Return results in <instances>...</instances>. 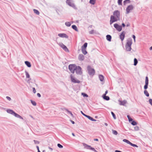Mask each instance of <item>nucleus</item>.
<instances>
[{
  "instance_id": "e433bc0d",
  "label": "nucleus",
  "mask_w": 152,
  "mask_h": 152,
  "mask_svg": "<svg viewBox=\"0 0 152 152\" xmlns=\"http://www.w3.org/2000/svg\"><path fill=\"white\" fill-rule=\"evenodd\" d=\"M66 111L68 113H69L73 117V115L72 114V113H71V112L69 111L68 109H66Z\"/></svg>"
},
{
  "instance_id": "c756f323",
  "label": "nucleus",
  "mask_w": 152,
  "mask_h": 152,
  "mask_svg": "<svg viewBox=\"0 0 152 152\" xmlns=\"http://www.w3.org/2000/svg\"><path fill=\"white\" fill-rule=\"evenodd\" d=\"M138 63V61L137 59L136 58H134V66L137 65Z\"/></svg>"
},
{
  "instance_id": "423d86ee",
  "label": "nucleus",
  "mask_w": 152,
  "mask_h": 152,
  "mask_svg": "<svg viewBox=\"0 0 152 152\" xmlns=\"http://www.w3.org/2000/svg\"><path fill=\"white\" fill-rule=\"evenodd\" d=\"M69 68L71 72L74 73L76 69V66L75 64H70L69 66Z\"/></svg>"
},
{
  "instance_id": "473e14b6",
  "label": "nucleus",
  "mask_w": 152,
  "mask_h": 152,
  "mask_svg": "<svg viewBox=\"0 0 152 152\" xmlns=\"http://www.w3.org/2000/svg\"><path fill=\"white\" fill-rule=\"evenodd\" d=\"M127 117L128 118L129 121V122L132 121L133 120H132V118H130V116L129 115H127Z\"/></svg>"
},
{
  "instance_id": "f03ea898",
  "label": "nucleus",
  "mask_w": 152,
  "mask_h": 152,
  "mask_svg": "<svg viewBox=\"0 0 152 152\" xmlns=\"http://www.w3.org/2000/svg\"><path fill=\"white\" fill-rule=\"evenodd\" d=\"M132 43V41L131 39L129 38L127 40L125 45V49L126 51H130L131 50Z\"/></svg>"
},
{
  "instance_id": "6e6d98bb",
  "label": "nucleus",
  "mask_w": 152,
  "mask_h": 152,
  "mask_svg": "<svg viewBox=\"0 0 152 152\" xmlns=\"http://www.w3.org/2000/svg\"><path fill=\"white\" fill-rule=\"evenodd\" d=\"M132 37L133 38V39H135L136 37L134 35H132Z\"/></svg>"
},
{
  "instance_id": "5701e85b",
  "label": "nucleus",
  "mask_w": 152,
  "mask_h": 152,
  "mask_svg": "<svg viewBox=\"0 0 152 152\" xmlns=\"http://www.w3.org/2000/svg\"><path fill=\"white\" fill-rule=\"evenodd\" d=\"M103 99L106 100H108L110 99V98L108 96H106V95H103Z\"/></svg>"
},
{
  "instance_id": "ddd939ff",
  "label": "nucleus",
  "mask_w": 152,
  "mask_h": 152,
  "mask_svg": "<svg viewBox=\"0 0 152 152\" xmlns=\"http://www.w3.org/2000/svg\"><path fill=\"white\" fill-rule=\"evenodd\" d=\"M114 26L118 31H120L122 30V26L118 25V24L115 23L114 24Z\"/></svg>"
},
{
  "instance_id": "6e6552de",
  "label": "nucleus",
  "mask_w": 152,
  "mask_h": 152,
  "mask_svg": "<svg viewBox=\"0 0 152 152\" xmlns=\"http://www.w3.org/2000/svg\"><path fill=\"white\" fill-rule=\"evenodd\" d=\"M88 74L91 75H94L95 71L94 69L91 68L90 66H88Z\"/></svg>"
},
{
  "instance_id": "20e7f679",
  "label": "nucleus",
  "mask_w": 152,
  "mask_h": 152,
  "mask_svg": "<svg viewBox=\"0 0 152 152\" xmlns=\"http://www.w3.org/2000/svg\"><path fill=\"white\" fill-rule=\"evenodd\" d=\"M148 79L147 77H145V84L144 86V89L145 90L144 91V93L145 95L147 97H148L149 96V94L146 89L148 88Z\"/></svg>"
},
{
  "instance_id": "a19ab883",
  "label": "nucleus",
  "mask_w": 152,
  "mask_h": 152,
  "mask_svg": "<svg viewBox=\"0 0 152 152\" xmlns=\"http://www.w3.org/2000/svg\"><path fill=\"white\" fill-rule=\"evenodd\" d=\"M123 0H118V4L119 5H122V1Z\"/></svg>"
},
{
  "instance_id": "37998d69",
  "label": "nucleus",
  "mask_w": 152,
  "mask_h": 152,
  "mask_svg": "<svg viewBox=\"0 0 152 152\" xmlns=\"http://www.w3.org/2000/svg\"><path fill=\"white\" fill-rule=\"evenodd\" d=\"M134 129L135 130V131H138L139 130V128L138 126H136L134 127Z\"/></svg>"
},
{
  "instance_id": "c03bdc74",
  "label": "nucleus",
  "mask_w": 152,
  "mask_h": 152,
  "mask_svg": "<svg viewBox=\"0 0 152 152\" xmlns=\"http://www.w3.org/2000/svg\"><path fill=\"white\" fill-rule=\"evenodd\" d=\"M57 146L60 148H63V146L60 144H57Z\"/></svg>"
},
{
  "instance_id": "ea45409f",
  "label": "nucleus",
  "mask_w": 152,
  "mask_h": 152,
  "mask_svg": "<svg viewBox=\"0 0 152 152\" xmlns=\"http://www.w3.org/2000/svg\"><path fill=\"white\" fill-rule=\"evenodd\" d=\"M131 124L133 126H135L137 124V123L134 121H132L131 123Z\"/></svg>"
},
{
  "instance_id": "a211bd4d",
  "label": "nucleus",
  "mask_w": 152,
  "mask_h": 152,
  "mask_svg": "<svg viewBox=\"0 0 152 152\" xmlns=\"http://www.w3.org/2000/svg\"><path fill=\"white\" fill-rule=\"evenodd\" d=\"M99 80L101 82H104V77L102 75H99Z\"/></svg>"
},
{
  "instance_id": "2f4dec72",
  "label": "nucleus",
  "mask_w": 152,
  "mask_h": 152,
  "mask_svg": "<svg viewBox=\"0 0 152 152\" xmlns=\"http://www.w3.org/2000/svg\"><path fill=\"white\" fill-rule=\"evenodd\" d=\"M123 142H126V143H127V144H129L130 143V142L128 140L126 139H123Z\"/></svg>"
},
{
  "instance_id": "e2e57ef3",
  "label": "nucleus",
  "mask_w": 152,
  "mask_h": 152,
  "mask_svg": "<svg viewBox=\"0 0 152 152\" xmlns=\"http://www.w3.org/2000/svg\"><path fill=\"white\" fill-rule=\"evenodd\" d=\"M37 148L38 150V151L39 150V147L38 146H37Z\"/></svg>"
},
{
  "instance_id": "052dcab7",
  "label": "nucleus",
  "mask_w": 152,
  "mask_h": 152,
  "mask_svg": "<svg viewBox=\"0 0 152 152\" xmlns=\"http://www.w3.org/2000/svg\"><path fill=\"white\" fill-rule=\"evenodd\" d=\"M94 141H98V139H94Z\"/></svg>"
},
{
  "instance_id": "7ed1b4c3",
  "label": "nucleus",
  "mask_w": 152,
  "mask_h": 152,
  "mask_svg": "<svg viewBox=\"0 0 152 152\" xmlns=\"http://www.w3.org/2000/svg\"><path fill=\"white\" fill-rule=\"evenodd\" d=\"M6 111L8 113L14 116L15 117L23 119V118L22 117L18 114L16 113L12 110L8 109Z\"/></svg>"
},
{
  "instance_id": "2eb2a0df",
  "label": "nucleus",
  "mask_w": 152,
  "mask_h": 152,
  "mask_svg": "<svg viewBox=\"0 0 152 152\" xmlns=\"http://www.w3.org/2000/svg\"><path fill=\"white\" fill-rule=\"evenodd\" d=\"M125 33L126 32L124 31L120 35V38L122 41H123L124 39Z\"/></svg>"
},
{
  "instance_id": "58836bf2",
  "label": "nucleus",
  "mask_w": 152,
  "mask_h": 152,
  "mask_svg": "<svg viewBox=\"0 0 152 152\" xmlns=\"http://www.w3.org/2000/svg\"><path fill=\"white\" fill-rule=\"evenodd\" d=\"M111 114L112 115L114 119H116V117L114 113L113 112H111Z\"/></svg>"
},
{
  "instance_id": "c85d7f7f",
  "label": "nucleus",
  "mask_w": 152,
  "mask_h": 152,
  "mask_svg": "<svg viewBox=\"0 0 152 152\" xmlns=\"http://www.w3.org/2000/svg\"><path fill=\"white\" fill-rule=\"evenodd\" d=\"M25 73L26 75V78H29L30 77V76L28 73L26 71H25Z\"/></svg>"
},
{
  "instance_id": "f704fd0d",
  "label": "nucleus",
  "mask_w": 152,
  "mask_h": 152,
  "mask_svg": "<svg viewBox=\"0 0 152 152\" xmlns=\"http://www.w3.org/2000/svg\"><path fill=\"white\" fill-rule=\"evenodd\" d=\"M31 103L33 105L36 106L37 104H36V102L35 101H33L31 100Z\"/></svg>"
},
{
  "instance_id": "393cba45",
  "label": "nucleus",
  "mask_w": 152,
  "mask_h": 152,
  "mask_svg": "<svg viewBox=\"0 0 152 152\" xmlns=\"http://www.w3.org/2000/svg\"><path fill=\"white\" fill-rule=\"evenodd\" d=\"M96 1V0H90L89 3L92 5H94Z\"/></svg>"
},
{
  "instance_id": "a18cd8bd",
  "label": "nucleus",
  "mask_w": 152,
  "mask_h": 152,
  "mask_svg": "<svg viewBox=\"0 0 152 152\" xmlns=\"http://www.w3.org/2000/svg\"><path fill=\"white\" fill-rule=\"evenodd\" d=\"M34 143L35 144H39V142L38 141H37V140H34Z\"/></svg>"
},
{
  "instance_id": "6ab92c4d",
  "label": "nucleus",
  "mask_w": 152,
  "mask_h": 152,
  "mask_svg": "<svg viewBox=\"0 0 152 152\" xmlns=\"http://www.w3.org/2000/svg\"><path fill=\"white\" fill-rule=\"evenodd\" d=\"M25 64L26 65V66L28 67H31V63L30 62L28 61H25Z\"/></svg>"
},
{
  "instance_id": "4c0bfd02",
  "label": "nucleus",
  "mask_w": 152,
  "mask_h": 152,
  "mask_svg": "<svg viewBox=\"0 0 152 152\" xmlns=\"http://www.w3.org/2000/svg\"><path fill=\"white\" fill-rule=\"evenodd\" d=\"M81 94L84 97H88V95H87V94H86L85 93H82V94Z\"/></svg>"
},
{
  "instance_id": "412c9836",
  "label": "nucleus",
  "mask_w": 152,
  "mask_h": 152,
  "mask_svg": "<svg viewBox=\"0 0 152 152\" xmlns=\"http://www.w3.org/2000/svg\"><path fill=\"white\" fill-rule=\"evenodd\" d=\"M86 117L87 118L89 119L92 121H96V120L93 119L92 118L89 116L87 115Z\"/></svg>"
},
{
  "instance_id": "774afa93",
  "label": "nucleus",
  "mask_w": 152,
  "mask_h": 152,
  "mask_svg": "<svg viewBox=\"0 0 152 152\" xmlns=\"http://www.w3.org/2000/svg\"><path fill=\"white\" fill-rule=\"evenodd\" d=\"M130 26L129 24H128L126 26L128 27V26Z\"/></svg>"
},
{
  "instance_id": "603ef678",
  "label": "nucleus",
  "mask_w": 152,
  "mask_h": 152,
  "mask_svg": "<svg viewBox=\"0 0 152 152\" xmlns=\"http://www.w3.org/2000/svg\"><path fill=\"white\" fill-rule=\"evenodd\" d=\"M37 96L39 97H40L41 96L40 94L39 93H38L37 94Z\"/></svg>"
},
{
  "instance_id": "8fccbe9b",
  "label": "nucleus",
  "mask_w": 152,
  "mask_h": 152,
  "mask_svg": "<svg viewBox=\"0 0 152 152\" xmlns=\"http://www.w3.org/2000/svg\"><path fill=\"white\" fill-rule=\"evenodd\" d=\"M33 89V92L34 93H36V90L35 89V88H32Z\"/></svg>"
},
{
  "instance_id": "338daca9",
  "label": "nucleus",
  "mask_w": 152,
  "mask_h": 152,
  "mask_svg": "<svg viewBox=\"0 0 152 152\" xmlns=\"http://www.w3.org/2000/svg\"><path fill=\"white\" fill-rule=\"evenodd\" d=\"M150 49L151 50H152V46L150 48Z\"/></svg>"
},
{
  "instance_id": "7c9ffc66",
  "label": "nucleus",
  "mask_w": 152,
  "mask_h": 152,
  "mask_svg": "<svg viewBox=\"0 0 152 152\" xmlns=\"http://www.w3.org/2000/svg\"><path fill=\"white\" fill-rule=\"evenodd\" d=\"M65 24L67 26H70L71 25V23L70 22H67L65 23Z\"/></svg>"
},
{
  "instance_id": "9b49d317",
  "label": "nucleus",
  "mask_w": 152,
  "mask_h": 152,
  "mask_svg": "<svg viewBox=\"0 0 152 152\" xmlns=\"http://www.w3.org/2000/svg\"><path fill=\"white\" fill-rule=\"evenodd\" d=\"M58 44L65 51L67 52H69V50L62 43H59Z\"/></svg>"
},
{
  "instance_id": "aec40b11",
  "label": "nucleus",
  "mask_w": 152,
  "mask_h": 152,
  "mask_svg": "<svg viewBox=\"0 0 152 152\" xmlns=\"http://www.w3.org/2000/svg\"><path fill=\"white\" fill-rule=\"evenodd\" d=\"M86 117L87 118L89 119L92 121H96V120L93 119L92 118L89 116L87 115Z\"/></svg>"
},
{
  "instance_id": "cd10ccee",
  "label": "nucleus",
  "mask_w": 152,
  "mask_h": 152,
  "mask_svg": "<svg viewBox=\"0 0 152 152\" xmlns=\"http://www.w3.org/2000/svg\"><path fill=\"white\" fill-rule=\"evenodd\" d=\"M72 28L73 29H74L75 31H78V29L77 26L75 25H73L72 26Z\"/></svg>"
},
{
  "instance_id": "72a5a7b5",
  "label": "nucleus",
  "mask_w": 152,
  "mask_h": 152,
  "mask_svg": "<svg viewBox=\"0 0 152 152\" xmlns=\"http://www.w3.org/2000/svg\"><path fill=\"white\" fill-rule=\"evenodd\" d=\"M130 1L129 0H126L124 2V5H125L127 3H130Z\"/></svg>"
},
{
  "instance_id": "0eeeda50",
  "label": "nucleus",
  "mask_w": 152,
  "mask_h": 152,
  "mask_svg": "<svg viewBox=\"0 0 152 152\" xmlns=\"http://www.w3.org/2000/svg\"><path fill=\"white\" fill-rule=\"evenodd\" d=\"M83 145L85 148L87 149H90L95 152H98L94 148L92 147L90 145H88L85 143H83Z\"/></svg>"
},
{
  "instance_id": "bf43d9fd",
  "label": "nucleus",
  "mask_w": 152,
  "mask_h": 152,
  "mask_svg": "<svg viewBox=\"0 0 152 152\" xmlns=\"http://www.w3.org/2000/svg\"><path fill=\"white\" fill-rule=\"evenodd\" d=\"M71 121L73 124H75V122L71 120Z\"/></svg>"
},
{
  "instance_id": "13d9d810",
  "label": "nucleus",
  "mask_w": 152,
  "mask_h": 152,
  "mask_svg": "<svg viewBox=\"0 0 152 152\" xmlns=\"http://www.w3.org/2000/svg\"><path fill=\"white\" fill-rule=\"evenodd\" d=\"M115 152H122L120 151H118V150H115Z\"/></svg>"
},
{
  "instance_id": "3c124183",
  "label": "nucleus",
  "mask_w": 152,
  "mask_h": 152,
  "mask_svg": "<svg viewBox=\"0 0 152 152\" xmlns=\"http://www.w3.org/2000/svg\"><path fill=\"white\" fill-rule=\"evenodd\" d=\"M81 113L83 114V115L84 116H85L86 117V116H87V115H86L84 113H83V112L82 111H81Z\"/></svg>"
},
{
  "instance_id": "9d476101",
  "label": "nucleus",
  "mask_w": 152,
  "mask_h": 152,
  "mask_svg": "<svg viewBox=\"0 0 152 152\" xmlns=\"http://www.w3.org/2000/svg\"><path fill=\"white\" fill-rule=\"evenodd\" d=\"M70 78L71 82L74 83H79L80 82L79 80L76 79L72 75H70Z\"/></svg>"
},
{
  "instance_id": "0e129e2a",
  "label": "nucleus",
  "mask_w": 152,
  "mask_h": 152,
  "mask_svg": "<svg viewBox=\"0 0 152 152\" xmlns=\"http://www.w3.org/2000/svg\"><path fill=\"white\" fill-rule=\"evenodd\" d=\"M104 125L105 126H107L108 125H107V124L106 123H104Z\"/></svg>"
},
{
  "instance_id": "b1692460",
  "label": "nucleus",
  "mask_w": 152,
  "mask_h": 152,
  "mask_svg": "<svg viewBox=\"0 0 152 152\" xmlns=\"http://www.w3.org/2000/svg\"><path fill=\"white\" fill-rule=\"evenodd\" d=\"M86 49H83L81 48L83 54L84 55H86L87 53V52L86 50Z\"/></svg>"
},
{
  "instance_id": "1a4fd4ad",
  "label": "nucleus",
  "mask_w": 152,
  "mask_h": 152,
  "mask_svg": "<svg viewBox=\"0 0 152 152\" xmlns=\"http://www.w3.org/2000/svg\"><path fill=\"white\" fill-rule=\"evenodd\" d=\"M134 8L133 6L132 5H130L128 6L126 9V14H128L131 12L132 10Z\"/></svg>"
},
{
  "instance_id": "bb28decb",
  "label": "nucleus",
  "mask_w": 152,
  "mask_h": 152,
  "mask_svg": "<svg viewBox=\"0 0 152 152\" xmlns=\"http://www.w3.org/2000/svg\"><path fill=\"white\" fill-rule=\"evenodd\" d=\"M87 46V43L86 42L85 43L84 45L81 48L86 49Z\"/></svg>"
},
{
  "instance_id": "f3484780",
  "label": "nucleus",
  "mask_w": 152,
  "mask_h": 152,
  "mask_svg": "<svg viewBox=\"0 0 152 152\" xmlns=\"http://www.w3.org/2000/svg\"><path fill=\"white\" fill-rule=\"evenodd\" d=\"M78 59L80 61H83L84 59V56L82 54H80L78 56Z\"/></svg>"
},
{
  "instance_id": "4468645a",
  "label": "nucleus",
  "mask_w": 152,
  "mask_h": 152,
  "mask_svg": "<svg viewBox=\"0 0 152 152\" xmlns=\"http://www.w3.org/2000/svg\"><path fill=\"white\" fill-rule=\"evenodd\" d=\"M118 102H119L120 105L124 106H126L125 104L127 103V101L125 100H124L123 101L118 100Z\"/></svg>"
},
{
  "instance_id": "79ce46f5",
  "label": "nucleus",
  "mask_w": 152,
  "mask_h": 152,
  "mask_svg": "<svg viewBox=\"0 0 152 152\" xmlns=\"http://www.w3.org/2000/svg\"><path fill=\"white\" fill-rule=\"evenodd\" d=\"M129 144L130 145H131L133 147H138V146H137V145H136L135 144H132L131 142H130V143Z\"/></svg>"
},
{
  "instance_id": "f8f14e48",
  "label": "nucleus",
  "mask_w": 152,
  "mask_h": 152,
  "mask_svg": "<svg viewBox=\"0 0 152 152\" xmlns=\"http://www.w3.org/2000/svg\"><path fill=\"white\" fill-rule=\"evenodd\" d=\"M82 69L81 67L79 66H76V69H75L76 73L79 75H81L82 74V72L81 71Z\"/></svg>"
},
{
  "instance_id": "5fc2aeb1",
  "label": "nucleus",
  "mask_w": 152,
  "mask_h": 152,
  "mask_svg": "<svg viewBox=\"0 0 152 152\" xmlns=\"http://www.w3.org/2000/svg\"><path fill=\"white\" fill-rule=\"evenodd\" d=\"M48 148L51 150V151H52L53 150V149L50 147H48Z\"/></svg>"
},
{
  "instance_id": "39448f33",
  "label": "nucleus",
  "mask_w": 152,
  "mask_h": 152,
  "mask_svg": "<svg viewBox=\"0 0 152 152\" xmlns=\"http://www.w3.org/2000/svg\"><path fill=\"white\" fill-rule=\"evenodd\" d=\"M66 4L69 6L72 7L74 9H76V7L72 0H66Z\"/></svg>"
},
{
  "instance_id": "09e8293b",
  "label": "nucleus",
  "mask_w": 152,
  "mask_h": 152,
  "mask_svg": "<svg viewBox=\"0 0 152 152\" xmlns=\"http://www.w3.org/2000/svg\"><path fill=\"white\" fill-rule=\"evenodd\" d=\"M94 30H91L89 32V33L90 34H92L94 33Z\"/></svg>"
},
{
  "instance_id": "a878e982",
  "label": "nucleus",
  "mask_w": 152,
  "mask_h": 152,
  "mask_svg": "<svg viewBox=\"0 0 152 152\" xmlns=\"http://www.w3.org/2000/svg\"><path fill=\"white\" fill-rule=\"evenodd\" d=\"M33 11L37 15H39V12L38 10L36 9H34Z\"/></svg>"
},
{
  "instance_id": "de8ad7c7",
  "label": "nucleus",
  "mask_w": 152,
  "mask_h": 152,
  "mask_svg": "<svg viewBox=\"0 0 152 152\" xmlns=\"http://www.w3.org/2000/svg\"><path fill=\"white\" fill-rule=\"evenodd\" d=\"M6 98L7 100H8L9 101H11V98L9 96H7L6 97Z\"/></svg>"
},
{
  "instance_id": "f257e3e1",
  "label": "nucleus",
  "mask_w": 152,
  "mask_h": 152,
  "mask_svg": "<svg viewBox=\"0 0 152 152\" xmlns=\"http://www.w3.org/2000/svg\"><path fill=\"white\" fill-rule=\"evenodd\" d=\"M120 12L118 10L115 11L113 13V15L110 17V24L111 25L113 23L120 19Z\"/></svg>"
},
{
  "instance_id": "69168bd1",
  "label": "nucleus",
  "mask_w": 152,
  "mask_h": 152,
  "mask_svg": "<svg viewBox=\"0 0 152 152\" xmlns=\"http://www.w3.org/2000/svg\"><path fill=\"white\" fill-rule=\"evenodd\" d=\"M72 135L73 136H75V134H74V133H72Z\"/></svg>"
},
{
  "instance_id": "4be33fe9",
  "label": "nucleus",
  "mask_w": 152,
  "mask_h": 152,
  "mask_svg": "<svg viewBox=\"0 0 152 152\" xmlns=\"http://www.w3.org/2000/svg\"><path fill=\"white\" fill-rule=\"evenodd\" d=\"M106 39L108 41H110L111 39V37L110 35H107L106 36Z\"/></svg>"
},
{
  "instance_id": "680f3d73",
  "label": "nucleus",
  "mask_w": 152,
  "mask_h": 152,
  "mask_svg": "<svg viewBox=\"0 0 152 152\" xmlns=\"http://www.w3.org/2000/svg\"><path fill=\"white\" fill-rule=\"evenodd\" d=\"M29 116L31 117V118H32L33 119H34V118H33V117L31 115H29Z\"/></svg>"
},
{
  "instance_id": "c9c22d12",
  "label": "nucleus",
  "mask_w": 152,
  "mask_h": 152,
  "mask_svg": "<svg viewBox=\"0 0 152 152\" xmlns=\"http://www.w3.org/2000/svg\"><path fill=\"white\" fill-rule=\"evenodd\" d=\"M112 131L113 133V134H114L115 135H116L118 133H117V132L116 131L113 130H112Z\"/></svg>"
},
{
  "instance_id": "49530a36",
  "label": "nucleus",
  "mask_w": 152,
  "mask_h": 152,
  "mask_svg": "<svg viewBox=\"0 0 152 152\" xmlns=\"http://www.w3.org/2000/svg\"><path fill=\"white\" fill-rule=\"evenodd\" d=\"M149 102L150 104L152 106V99H149Z\"/></svg>"
},
{
  "instance_id": "dca6fc26",
  "label": "nucleus",
  "mask_w": 152,
  "mask_h": 152,
  "mask_svg": "<svg viewBox=\"0 0 152 152\" xmlns=\"http://www.w3.org/2000/svg\"><path fill=\"white\" fill-rule=\"evenodd\" d=\"M58 36L62 38H68V36L65 34L64 33H60L58 34Z\"/></svg>"
},
{
  "instance_id": "4d7b16f0",
  "label": "nucleus",
  "mask_w": 152,
  "mask_h": 152,
  "mask_svg": "<svg viewBox=\"0 0 152 152\" xmlns=\"http://www.w3.org/2000/svg\"><path fill=\"white\" fill-rule=\"evenodd\" d=\"M122 26L124 27L125 26V24L124 23H122Z\"/></svg>"
},
{
  "instance_id": "864d4df0",
  "label": "nucleus",
  "mask_w": 152,
  "mask_h": 152,
  "mask_svg": "<svg viewBox=\"0 0 152 152\" xmlns=\"http://www.w3.org/2000/svg\"><path fill=\"white\" fill-rule=\"evenodd\" d=\"M108 93V91L107 90L105 92V93L103 95H106V94L107 93Z\"/></svg>"
}]
</instances>
